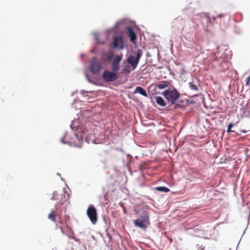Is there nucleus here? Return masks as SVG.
Segmentation results:
<instances>
[{"mask_svg": "<svg viewBox=\"0 0 250 250\" xmlns=\"http://www.w3.org/2000/svg\"><path fill=\"white\" fill-rule=\"evenodd\" d=\"M133 224L136 227L146 229L150 225L149 214L145 212L138 219L134 220Z\"/></svg>", "mask_w": 250, "mask_h": 250, "instance_id": "f257e3e1", "label": "nucleus"}, {"mask_svg": "<svg viewBox=\"0 0 250 250\" xmlns=\"http://www.w3.org/2000/svg\"><path fill=\"white\" fill-rule=\"evenodd\" d=\"M162 94L168 102L171 103V104L175 103L176 101L179 97L180 95L179 92L175 89L165 90Z\"/></svg>", "mask_w": 250, "mask_h": 250, "instance_id": "f03ea898", "label": "nucleus"}, {"mask_svg": "<svg viewBox=\"0 0 250 250\" xmlns=\"http://www.w3.org/2000/svg\"><path fill=\"white\" fill-rule=\"evenodd\" d=\"M52 199L53 200L59 201L58 203L55 205L56 208L61 207L68 200L64 192L58 191L54 192Z\"/></svg>", "mask_w": 250, "mask_h": 250, "instance_id": "7ed1b4c3", "label": "nucleus"}, {"mask_svg": "<svg viewBox=\"0 0 250 250\" xmlns=\"http://www.w3.org/2000/svg\"><path fill=\"white\" fill-rule=\"evenodd\" d=\"M142 54V50L141 49L138 50L136 57L133 55L130 56L127 59V62L131 65L133 67V68H136Z\"/></svg>", "mask_w": 250, "mask_h": 250, "instance_id": "20e7f679", "label": "nucleus"}, {"mask_svg": "<svg viewBox=\"0 0 250 250\" xmlns=\"http://www.w3.org/2000/svg\"><path fill=\"white\" fill-rule=\"evenodd\" d=\"M112 48H118L119 50H123L124 48V42L123 38L121 36H117L113 37V41L111 44Z\"/></svg>", "mask_w": 250, "mask_h": 250, "instance_id": "39448f33", "label": "nucleus"}, {"mask_svg": "<svg viewBox=\"0 0 250 250\" xmlns=\"http://www.w3.org/2000/svg\"><path fill=\"white\" fill-rule=\"evenodd\" d=\"M117 73L113 71L111 72L107 70H104L102 76L103 79L106 82H113L118 78Z\"/></svg>", "mask_w": 250, "mask_h": 250, "instance_id": "423d86ee", "label": "nucleus"}, {"mask_svg": "<svg viewBox=\"0 0 250 250\" xmlns=\"http://www.w3.org/2000/svg\"><path fill=\"white\" fill-rule=\"evenodd\" d=\"M86 213L92 224H95L97 221V214L95 208L93 205L89 206Z\"/></svg>", "mask_w": 250, "mask_h": 250, "instance_id": "0eeeda50", "label": "nucleus"}, {"mask_svg": "<svg viewBox=\"0 0 250 250\" xmlns=\"http://www.w3.org/2000/svg\"><path fill=\"white\" fill-rule=\"evenodd\" d=\"M123 55L121 53L116 55L111 62L112 70L114 72H117L120 69V63L123 59Z\"/></svg>", "mask_w": 250, "mask_h": 250, "instance_id": "6e6552de", "label": "nucleus"}, {"mask_svg": "<svg viewBox=\"0 0 250 250\" xmlns=\"http://www.w3.org/2000/svg\"><path fill=\"white\" fill-rule=\"evenodd\" d=\"M100 64L96 60H93L90 64V68L91 71L94 73H98L101 69Z\"/></svg>", "mask_w": 250, "mask_h": 250, "instance_id": "1a4fd4ad", "label": "nucleus"}, {"mask_svg": "<svg viewBox=\"0 0 250 250\" xmlns=\"http://www.w3.org/2000/svg\"><path fill=\"white\" fill-rule=\"evenodd\" d=\"M127 35L130 38L131 42L134 43L136 40L137 37L134 31L132 30L131 27H127Z\"/></svg>", "mask_w": 250, "mask_h": 250, "instance_id": "9d476101", "label": "nucleus"}, {"mask_svg": "<svg viewBox=\"0 0 250 250\" xmlns=\"http://www.w3.org/2000/svg\"><path fill=\"white\" fill-rule=\"evenodd\" d=\"M134 94L139 93L141 95L145 96L148 97L146 91L141 86H137L136 87L135 90L133 92Z\"/></svg>", "mask_w": 250, "mask_h": 250, "instance_id": "9b49d317", "label": "nucleus"}, {"mask_svg": "<svg viewBox=\"0 0 250 250\" xmlns=\"http://www.w3.org/2000/svg\"><path fill=\"white\" fill-rule=\"evenodd\" d=\"M156 103L162 107H164L166 105V103L165 100L160 96H156L155 97Z\"/></svg>", "mask_w": 250, "mask_h": 250, "instance_id": "f8f14e48", "label": "nucleus"}, {"mask_svg": "<svg viewBox=\"0 0 250 250\" xmlns=\"http://www.w3.org/2000/svg\"><path fill=\"white\" fill-rule=\"evenodd\" d=\"M169 84V82L166 81H164L160 82L156 85V87L159 89H164L167 87Z\"/></svg>", "mask_w": 250, "mask_h": 250, "instance_id": "ddd939ff", "label": "nucleus"}, {"mask_svg": "<svg viewBox=\"0 0 250 250\" xmlns=\"http://www.w3.org/2000/svg\"><path fill=\"white\" fill-rule=\"evenodd\" d=\"M133 67L130 64L128 63L125 68L122 69L121 71V73L125 74L129 73L131 71L134 70L135 68H133Z\"/></svg>", "mask_w": 250, "mask_h": 250, "instance_id": "4468645a", "label": "nucleus"}, {"mask_svg": "<svg viewBox=\"0 0 250 250\" xmlns=\"http://www.w3.org/2000/svg\"><path fill=\"white\" fill-rule=\"evenodd\" d=\"M56 210H53L48 215V218L53 222H56V216H57Z\"/></svg>", "mask_w": 250, "mask_h": 250, "instance_id": "2eb2a0df", "label": "nucleus"}, {"mask_svg": "<svg viewBox=\"0 0 250 250\" xmlns=\"http://www.w3.org/2000/svg\"><path fill=\"white\" fill-rule=\"evenodd\" d=\"M156 190L158 191L167 192L169 191V189L165 187H158L155 188Z\"/></svg>", "mask_w": 250, "mask_h": 250, "instance_id": "dca6fc26", "label": "nucleus"}, {"mask_svg": "<svg viewBox=\"0 0 250 250\" xmlns=\"http://www.w3.org/2000/svg\"><path fill=\"white\" fill-rule=\"evenodd\" d=\"M189 86L191 90L197 91L198 88L197 86L193 82H189L188 83Z\"/></svg>", "mask_w": 250, "mask_h": 250, "instance_id": "f3484780", "label": "nucleus"}, {"mask_svg": "<svg viewBox=\"0 0 250 250\" xmlns=\"http://www.w3.org/2000/svg\"><path fill=\"white\" fill-rule=\"evenodd\" d=\"M233 124H229L228 125V128H227V132H234V130H232L231 129V127L233 126Z\"/></svg>", "mask_w": 250, "mask_h": 250, "instance_id": "a211bd4d", "label": "nucleus"}, {"mask_svg": "<svg viewBox=\"0 0 250 250\" xmlns=\"http://www.w3.org/2000/svg\"><path fill=\"white\" fill-rule=\"evenodd\" d=\"M246 86L249 87L250 86V77L249 76L246 80Z\"/></svg>", "mask_w": 250, "mask_h": 250, "instance_id": "6ab92c4d", "label": "nucleus"}, {"mask_svg": "<svg viewBox=\"0 0 250 250\" xmlns=\"http://www.w3.org/2000/svg\"><path fill=\"white\" fill-rule=\"evenodd\" d=\"M113 57V55H110L108 56V60H110L111 58Z\"/></svg>", "mask_w": 250, "mask_h": 250, "instance_id": "aec40b11", "label": "nucleus"}, {"mask_svg": "<svg viewBox=\"0 0 250 250\" xmlns=\"http://www.w3.org/2000/svg\"><path fill=\"white\" fill-rule=\"evenodd\" d=\"M60 229H61V230L62 232V233H64V230H63V228H62V227H61H61H60Z\"/></svg>", "mask_w": 250, "mask_h": 250, "instance_id": "412c9836", "label": "nucleus"}, {"mask_svg": "<svg viewBox=\"0 0 250 250\" xmlns=\"http://www.w3.org/2000/svg\"><path fill=\"white\" fill-rule=\"evenodd\" d=\"M59 223H60V224H62V221H61V220H60V221H59Z\"/></svg>", "mask_w": 250, "mask_h": 250, "instance_id": "4be33fe9", "label": "nucleus"}, {"mask_svg": "<svg viewBox=\"0 0 250 250\" xmlns=\"http://www.w3.org/2000/svg\"><path fill=\"white\" fill-rule=\"evenodd\" d=\"M62 143H63V144H65V142H63V140H62Z\"/></svg>", "mask_w": 250, "mask_h": 250, "instance_id": "5701e85b", "label": "nucleus"}, {"mask_svg": "<svg viewBox=\"0 0 250 250\" xmlns=\"http://www.w3.org/2000/svg\"><path fill=\"white\" fill-rule=\"evenodd\" d=\"M249 76L250 77V75Z\"/></svg>", "mask_w": 250, "mask_h": 250, "instance_id": "b1692460", "label": "nucleus"}]
</instances>
